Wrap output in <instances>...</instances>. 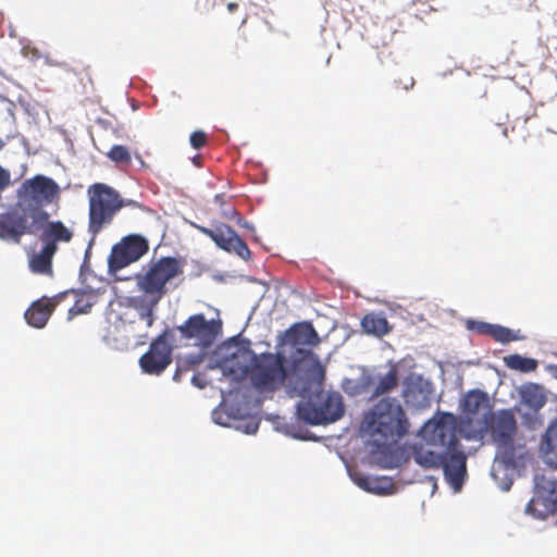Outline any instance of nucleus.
Instances as JSON below:
<instances>
[{
    "instance_id": "1",
    "label": "nucleus",
    "mask_w": 557,
    "mask_h": 557,
    "mask_svg": "<svg viewBox=\"0 0 557 557\" xmlns=\"http://www.w3.org/2000/svg\"><path fill=\"white\" fill-rule=\"evenodd\" d=\"M460 430L456 417L444 412L437 419H431L420 430L422 438L430 445L443 447L442 454L434 453L423 445L412 447V458L424 469L442 468L446 481L455 490L463 484L467 457L459 442Z\"/></svg>"
},
{
    "instance_id": "2",
    "label": "nucleus",
    "mask_w": 557,
    "mask_h": 557,
    "mask_svg": "<svg viewBox=\"0 0 557 557\" xmlns=\"http://www.w3.org/2000/svg\"><path fill=\"white\" fill-rule=\"evenodd\" d=\"M287 342L298 347L292 362V371L299 377V388L306 391L309 385H321L325 369L319 358L309 349L319 345L320 337L311 322H298L286 332Z\"/></svg>"
},
{
    "instance_id": "3",
    "label": "nucleus",
    "mask_w": 557,
    "mask_h": 557,
    "mask_svg": "<svg viewBox=\"0 0 557 557\" xmlns=\"http://www.w3.org/2000/svg\"><path fill=\"white\" fill-rule=\"evenodd\" d=\"M362 428L380 447L396 443L406 436L409 433L410 422L396 398L383 397L367 413Z\"/></svg>"
},
{
    "instance_id": "4",
    "label": "nucleus",
    "mask_w": 557,
    "mask_h": 557,
    "mask_svg": "<svg viewBox=\"0 0 557 557\" xmlns=\"http://www.w3.org/2000/svg\"><path fill=\"white\" fill-rule=\"evenodd\" d=\"M60 194V186L54 180L37 174L21 184L17 189L16 208L27 213L30 220L42 227L49 219L44 208L58 201Z\"/></svg>"
},
{
    "instance_id": "5",
    "label": "nucleus",
    "mask_w": 557,
    "mask_h": 557,
    "mask_svg": "<svg viewBox=\"0 0 557 557\" xmlns=\"http://www.w3.org/2000/svg\"><path fill=\"white\" fill-rule=\"evenodd\" d=\"M491 418V435L497 447L496 459L507 468H516L523 462L525 446L515 443L517 421L510 410H500Z\"/></svg>"
},
{
    "instance_id": "6",
    "label": "nucleus",
    "mask_w": 557,
    "mask_h": 557,
    "mask_svg": "<svg viewBox=\"0 0 557 557\" xmlns=\"http://www.w3.org/2000/svg\"><path fill=\"white\" fill-rule=\"evenodd\" d=\"M290 371L281 352H261L252 357L249 382L258 392H274L288 381Z\"/></svg>"
},
{
    "instance_id": "7",
    "label": "nucleus",
    "mask_w": 557,
    "mask_h": 557,
    "mask_svg": "<svg viewBox=\"0 0 557 557\" xmlns=\"http://www.w3.org/2000/svg\"><path fill=\"white\" fill-rule=\"evenodd\" d=\"M89 201L88 231L94 236L109 225L115 214L123 208L124 200L112 187L95 183L87 190Z\"/></svg>"
},
{
    "instance_id": "8",
    "label": "nucleus",
    "mask_w": 557,
    "mask_h": 557,
    "mask_svg": "<svg viewBox=\"0 0 557 557\" xmlns=\"http://www.w3.org/2000/svg\"><path fill=\"white\" fill-rule=\"evenodd\" d=\"M343 397L338 392L320 389L297 406L299 419L312 425L327 424L344 416Z\"/></svg>"
},
{
    "instance_id": "9",
    "label": "nucleus",
    "mask_w": 557,
    "mask_h": 557,
    "mask_svg": "<svg viewBox=\"0 0 557 557\" xmlns=\"http://www.w3.org/2000/svg\"><path fill=\"white\" fill-rule=\"evenodd\" d=\"M183 273L180 261L173 257H163L152 263L145 274L136 276L139 290L158 304L166 293V283Z\"/></svg>"
},
{
    "instance_id": "10",
    "label": "nucleus",
    "mask_w": 557,
    "mask_h": 557,
    "mask_svg": "<svg viewBox=\"0 0 557 557\" xmlns=\"http://www.w3.org/2000/svg\"><path fill=\"white\" fill-rule=\"evenodd\" d=\"M222 357L218 361V367L223 375L231 377L236 382L248 379L251 369L252 357L256 352L250 348L249 341L235 342L227 344L222 349Z\"/></svg>"
},
{
    "instance_id": "11",
    "label": "nucleus",
    "mask_w": 557,
    "mask_h": 557,
    "mask_svg": "<svg viewBox=\"0 0 557 557\" xmlns=\"http://www.w3.org/2000/svg\"><path fill=\"white\" fill-rule=\"evenodd\" d=\"M149 249L148 242L140 235H128L113 245L108 258V270L115 275L120 270L138 261Z\"/></svg>"
},
{
    "instance_id": "12",
    "label": "nucleus",
    "mask_w": 557,
    "mask_h": 557,
    "mask_svg": "<svg viewBox=\"0 0 557 557\" xmlns=\"http://www.w3.org/2000/svg\"><path fill=\"white\" fill-rule=\"evenodd\" d=\"M537 494L531 498L525 512L536 519H546L557 512V481L536 476Z\"/></svg>"
},
{
    "instance_id": "13",
    "label": "nucleus",
    "mask_w": 557,
    "mask_h": 557,
    "mask_svg": "<svg viewBox=\"0 0 557 557\" xmlns=\"http://www.w3.org/2000/svg\"><path fill=\"white\" fill-rule=\"evenodd\" d=\"M177 331L183 338L195 341V345L209 347L221 331V322L207 320L205 314L198 313L190 315Z\"/></svg>"
},
{
    "instance_id": "14",
    "label": "nucleus",
    "mask_w": 557,
    "mask_h": 557,
    "mask_svg": "<svg viewBox=\"0 0 557 557\" xmlns=\"http://www.w3.org/2000/svg\"><path fill=\"white\" fill-rule=\"evenodd\" d=\"M41 227L27 213L14 207L12 211L0 214V238L16 244L25 234L35 235Z\"/></svg>"
},
{
    "instance_id": "15",
    "label": "nucleus",
    "mask_w": 557,
    "mask_h": 557,
    "mask_svg": "<svg viewBox=\"0 0 557 557\" xmlns=\"http://www.w3.org/2000/svg\"><path fill=\"white\" fill-rule=\"evenodd\" d=\"M172 362V346L168 342V331L154 338L147 352L140 359L143 372L152 375L161 374Z\"/></svg>"
},
{
    "instance_id": "16",
    "label": "nucleus",
    "mask_w": 557,
    "mask_h": 557,
    "mask_svg": "<svg viewBox=\"0 0 557 557\" xmlns=\"http://www.w3.org/2000/svg\"><path fill=\"white\" fill-rule=\"evenodd\" d=\"M196 227L224 251L235 253L244 260H249L251 258V252L247 244L230 225L220 224L215 228L199 225Z\"/></svg>"
},
{
    "instance_id": "17",
    "label": "nucleus",
    "mask_w": 557,
    "mask_h": 557,
    "mask_svg": "<svg viewBox=\"0 0 557 557\" xmlns=\"http://www.w3.org/2000/svg\"><path fill=\"white\" fill-rule=\"evenodd\" d=\"M65 295L66 293H62L52 298L42 297L34 301L25 311L24 317L26 322L36 329L44 327L51 317L54 308L60 302V300L65 297Z\"/></svg>"
},
{
    "instance_id": "18",
    "label": "nucleus",
    "mask_w": 557,
    "mask_h": 557,
    "mask_svg": "<svg viewBox=\"0 0 557 557\" xmlns=\"http://www.w3.org/2000/svg\"><path fill=\"white\" fill-rule=\"evenodd\" d=\"M462 411L470 421L487 424L492 410L487 395L481 391L469 392L463 399Z\"/></svg>"
},
{
    "instance_id": "19",
    "label": "nucleus",
    "mask_w": 557,
    "mask_h": 557,
    "mask_svg": "<svg viewBox=\"0 0 557 557\" xmlns=\"http://www.w3.org/2000/svg\"><path fill=\"white\" fill-rule=\"evenodd\" d=\"M41 228L40 240L57 249L59 243H70L73 238V232L62 221H47Z\"/></svg>"
},
{
    "instance_id": "20",
    "label": "nucleus",
    "mask_w": 557,
    "mask_h": 557,
    "mask_svg": "<svg viewBox=\"0 0 557 557\" xmlns=\"http://www.w3.org/2000/svg\"><path fill=\"white\" fill-rule=\"evenodd\" d=\"M540 450L545 462L557 469V418L548 425L542 436Z\"/></svg>"
},
{
    "instance_id": "21",
    "label": "nucleus",
    "mask_w": 557,
    "mask_h": 557,
    "mask_svg": "<svg viewBox=\"0 0 557 557\" xmlns=\"http://www.w3.org/2000/svg\"><path fill=\"white\" fill-rule=\"evenodd\" d=\"M57 252V248L52 245H44L38 253H35L29 259V269L35 274H42L47 276L53 275L52 259Z\"/></svg>"
},
{
    "instance_id": "22",
    "label": "nucleus",
    "mask_w": 557,
    "mask_h": 557,
    "mask_svg": "<svg viewBox=\"0 0 557 557\" xmlns=\"http://www.w3.org/2000/svg\"><path fill=\"white\" fill-rule=\"evenodd\" d=\"M520 396L522 403L534 412L541 410L547 401L544 388L534 383L523 385L520 389Z\"/></svg>"
},
{
    "instance_id": "23",
    "label": "nucleus",
    "mask_w": 557,
    "mask_h": 557,
    "mask_svg": "<svg viewBox=\"0 0 557 557\" xmlns=\"http://www.w3.org/2000/svg\"><path fill=\"white\" fill-rule=\"evenodd\" d=\"M361 326L368 334L383 336L391 331L387 319L382 313L371 312L361 320Z\"/></svg>"
},
{
    "instance_id": "24",
    "label": "nucleus",
    "mask_w": 557,
    "mask_h": 557,
    "mask_svg": "<svg viewBox=\"0 0 557 557\" xmlns=\"http://www.w3.org/2000/svg\"><path fill=\"white\" fill-rule=\"evenodd\" d=\"M352 481L362 490L377 495H385L388 492L389 484L382 479L372 478L362 473L351 474Z\"/></svg>"
},
{
    "instance_id": "25",
    "label": "nucleus",
    "mask_w": 557,
    "mask_h": 557,
    "mask_svg": "<svg viewBox=\"0 0 557 557\" xmlns=\"http://www.w3.org/2000/svg\"><path fill=\"white\" fill-rule=\"evenodd\" d=\"M504 362L507 368L522 373L534 372L539 366L537 360L518 354L506 356Z\"/></svg>"
},
{
    "instance_id": "26",
    "label": "nucleus",
    "mask_w": 557,
    "mask_h": 557,
    "mask_svg": "<svg viewBox=\"0 0 557 557\" xmlns=\"http://www.w3.org/2000/svg\"><path fill=\"white\" fill-rule=\"evenodd\" d=\"M403 397L407 404H412L420 408H425L430 405L428 393H425L423 388L418 387L412 383H406V386L403 391Z\"/></svg>"
},
{
    "instance_id": "27",
    "label": "nucleus",
    "mask_w": 557,
    "mask_h": 557,
    "mask_svg": "<svg viewBox=\"0 0 557 557\" xmlns=\"http://www.w3.org/2000/svg\"><path fill=\"white\" fill-rule=\"evenodd\" d=\"M96 302V295L92 290L77 293L75 304L69 309V317L88 313Z\"/></svg>"
},
{
    "instance_id": "28",
    "label": "nucleus",
    "mask_w": 557,
    "mask_h": 557,
    "mask_svg": "<svg viewBox=\"0 0 557 557\" xmlns=\"http://www.w3.org/2000/svg\"><path fill=\"white\" fill-rule=\"evenodd\" d=\"M398 385V375L396 368H391L389 371L381 376L374 387L373 396H381L392 392Z\"/></svg>"
},
{
    "instance_id": "29",
    "label": "nucleus",
    "mask_w": 557,
    "mask_h": 557,
    "mask_svg": "<svg viewBox=\"0 0 557 557\" xmlns=\"http://www.w3.org/2000/svg\"><path fill=\"white\" fill-rule=\"evenodd\" d=\"M156 306L157 304H154V298H150L149 301L141 298L133 299V307L139 310V317L141 320L146 321L148 327L152 326L154 322L153 308Z\"/></svg>"
},
{
    "instance_id": "30",
    "label": "nucleus",
    "mask_w": 557,
    "mask_h": 557,
    "mask_svg": "<svg viewBox=\"0 0 557 557\" xmlns=\"http://www.w3.org/2000/svg\"><path fill=\"white\" fill-rule=\"evenodd\" d=\"M491 337L503 344L521 339V336L518 335V333L497 324L493 325Z\"/></svg>"
},
{
    "instance_id": "31",
    "label": "nucleus",
    "mask_w": 557,
    "mask_h": 557,
    "mask_svg": "<svg viewBox=\"0 0 557 557\" xmlns=\"http://www.w3.org/2000/svg\"><path fill=\"white\" fill-rule=\"evenodd\" d=\"M108 158L115 163L125 165H129L132 162L128 149L122 145H114L108 152Z\"/></svg>"
},
{
    "instance_id": "32",
    "label": "nucleus",
    "mask_w": 557,
    "mask_h": 557,
    "mask_svg": "<svg viewBox=\"0 0 557 557\" xmlns=\"http://www.w3.org/2000/svg\"><path fill=\"white\" fill-rule=\"evenodd\" d=\"M494 324H490L486 322H480V321H469L468 322V329L482 335H488L492 334V329Z\"/></svg>"
},
{
    "instance_id": "33",
    "label": "nucleus",
    "mask_w": 557,
    "mask_h": 557,
    "mask_svg": "<svg viewBox=\"0 0 557 557\" xmlns=\"http://www.w3.org/2000/svg\"><path fill=\"white\" fill-rule=\"evenodd\" d=\"M200 356H193L186 359L183 363H180L176 372L174 373V380L180 381V376L184 371H188L190 366H196L201 361Z\"/></svg>"
},
{
    "instance_id": "34",
    "label": "nucleus",
    "mask_w": 557,
    "mask_h": 557,
    "mask_svg": "<svg viewBox=\"0 0 557 557\" xmlns=\"http://www.w3.org/2000/svg\"><path fill=\"white\" fill-rule=\"evenodd\" d=\"M189 141L193 148L200 149L206 146L208 136L203 131H195L191 133Z\"/></svg>"
},
{
    "instance_id": "35",
    "label": "nucleus",
    "mask_w": 557,
    "mask_h": 557,
    "mask_svg": "<svg viewBox=\"0 0 557 557\" xmlns=\"http://www.w3.org/2000/svg\"><path fill=\"white\" fill-rule=\"evenodd\" d=\"M394 85L397 89L409 90L414 86V79L409 74H404L394 81Z\"/></svg>"
},
{
    "instance_id": "36",
    "label": "nucleus",
    "mask_w": 557,
    "mask_h": 557,
    "mask_svg": "<svg viewBox=\"0 0 557 557\" xmlns=\"http://www.w3.org/2000/svg\"><path fill=\"white\" fill-rule=\"evenodd\" d=\"M10 184V173L0 166V194L9 186Z\"/></svg>"
},
{
    "instance_id": "37",
    "label": "nucleus",
    "mask_w": 557,
    "mask_h": 557,
    "mask_svg": "<svg viewBox=\"0 0 557 557\" xmlns=\"http://www.w3.org/2000/svg\"><path fill=\"white\" fill-rule=\"evenodd\" d=\"M191 382L195 386L199 388H203L207 385V381L202 374H194L191 377Z\"/></svg>"
},
{
    "instance_id": "38",
    "label": "nucleus",
    "mask_w": 557,
    "mask_h": 557,
    "mask_svg": "<svg viewBox=\"0 0 557 557\" xmlns=\"http://www.w3.org/2000/svg\"><path fill=\"white\" fill-rule=\"evenodd\" d=\"M237 9H238V4H237L236 2H230V3L227 4V10H228L230 12H235Z\"/></svg>"
},
{
    "instance_id": "39",
    "label": "nucleus",
    "mask_w": 557,
    "mask_h": 557,
    "mask_svg": "<svg viewBox=\"0 0 557 557\" xmlns=\"http://www.w3.org/2000/svg\"><path fill=\"white\" fill-rule=\"evenodd\" d=\"M258 430V423H253L251 428L247 430V433H255Z\"/></svg>"
},
{
    "instance_id": "40",
    "label": "nucleus",
    "mask_w": 557,
    "mask_h": 557,
    "mask_svg": "<svg viewBox=\"0 0 557 557\" xmlns=\"http://www.w3.org/2000/svg\"><path fill=\"white\" fill-rule=\"evenodd\" d=\"M552 373L557 379V366L552 367Z\"/></svg>"
},
{
    "instance_id": "41",
    "label": "nucleus",
    "mask_w": 557,
    "mask_h": 557,
    "mask_svg": "<svg viewBox=\"0 0 557 557\" xmlns=\"http://www.w3.org/2000/svg\"><path fill=\"white\" fill-rule=\"evenodd\" d=\"M502 132H503V135H504L505 137H507V136H508L507 127H504Z\"/></svg>"
},
{
    "instance_id": "42",
    "label": "nucleus",
    "mask_w": 557,
    "mask_h": 557,
    "mask_svg": "<svg viewBox=\"0 0 557 557\" xmlns=\"http://www.w3.org/2000/svg\"><path fill=\"white\" fill-rule=\"evenodd\" d=\"M4 146H5V143L2 139H0V151L4 148Z\"/></svg>"
}]
</instances>
